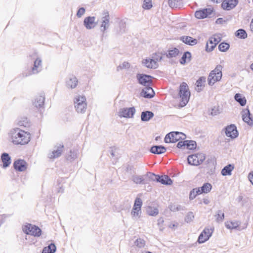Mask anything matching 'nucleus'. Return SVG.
<instances>
[{
	"label": "nucleus",
	"mask_w": 253,
	"mask_h": 253,
	"mask_svg": "<svg viewBox=\"0 0 253 253\" xmlns=\"http://www.w3.org/2000/svg\"><path fill=\"white\" fill-rule=\"evenodd\" d=\"M9 140L15 145H25L31 140V134L18 127L12 128L8 132Z\"/></svg>",
	"instance_id": "obj_1"
},
{
	"label": "nucleus",
	"mask_w": 253,
	"mask_h": 253,
	"mask_svg": "<svg viewBox=\"0 0 253 253\" xmlns=\"http://www.w3.org/2000/svg\"><path fill=\"white\" fill-rule=\"evenodd\" d=\"M178 96L180 98V106H185L189 102L190 97V92L186 83L183 82L179 86Z\"/></svg>",
	"instance_id": "obj_2"
},
{
	"label": "nucleus",
	"mask_w": 253,
	"mask_h": 253,
	"mask_svg": "<svg viewBox=\"0 0 253 253\" xmlns=\"http://www.w3.org/2000/svg\"><path fill=\"white\" fill-rule=\"evenodd\" d=\"M42 70V60L40 57H36L34 61L33 67L30 70H26L23 72L21 76L23 78H26L33 75H36L41 72Z\"/></svg>",
	"instance_id": "obj_3"
},
{
	"label": "nucleus",
	"mask_w": 253,
	"mask_h": 253,
	"mask_svg": "<svg viewBox=\"0 0 253 253\" xmlns=\"http://www.w3.org/2000/svg\"><path fill=\"white\" fill-rule=\"evenodd\" d=\"M74 104L76 111L79 113H84L87 108L86 97L84 95H77L74 97Z\"/></svg>",
	"instance_id": "obj_4"
},
{
	"label": "nucleus",
	"mask_w": 253,
	"mask_h": 253,
	"mask_svg": "<svg viewBox=\"0 0 253 253\" xmlns=\"http://www.w3.org/2000/svg\"><path fill=\"white\" fill-rule=\"evenodd\" d=\"M222 66L221 65H218L211 72L208 77V81L210 85H212L214 84L219 81L222 78Z\"/></svg>",
	"instance_id": "obj_5"
},
{
	"label": "nucleus",
	"mask_w": 253,
	"mask_h": 253,
	"mask_svg": "<svg viewBox=\"0 0 253 253\" xmlns=\"http://www.w3.org/2000/svg\"><path fill=\"white\" fill-rule=\"evenodd\" d=\"M142 200L140 198L137 197L135 200L134 203L130 213L133 220H137L140 217L142 213Z\"/></svg>",
	"instance_id": "obj_6"
},
{
	"label": "nucleus",
	"mask_w": 253,
	"mask_h": 253,
	"mask_svg": "<svg viewBox=\"0 0 253 253\" xmlns=\"http://www.w3.org/2000/svg\"><path fill=\"white\" fill-rule=\"evenodd\" d=\"M22 230L24 233L35 237H39L42 233V230L39 227L31 224L23 225Z\"/></svg>",
	"instance_id": "obj_7"
},
{
	"label": "nucleus",
	"mask_w": 253,
	"mask_h": 253,
	"mask_svg": "<svg viewBox=\"0 0 253 253\" xmlns=\"http://www.w3.org/2000/svg\"><path fill=\"white\" fill-rule=\"evenodd\" d=\"M205 156L203 153H197L189 155L187 158L188 163L192 166H199L205 160Z\"/></svg>",
	"instance_id": "obj_8"
},
{
	"label": "nucleus",
	"mask_w": 253,
	"mask_h": 253,
	"mask_svg": "<svg viewBox=\"0 0 253 253\" xmlns=\"http://www.w3.org/2000/svg\"><path fill=\"white\" fill-rule=\"evenodd\" d=\"M134 107L121 108L118 112V116L120 118H132L135 113Z\"/></svg>",
	"instance_id": "obj_9"
},
{
	"label": "nucleus",
	"mask_w": 253,
	"mask_h": 253,
	"mask_svg": "<svg viewBox=\"0 0 253 253\" xmlns=\"http://www.w3.org/2000/svg\"><path fill=\"white\" fill-rule=\"evenodd\" d=\"M136 78L138 83L145 86H150L152 84V77L143 74H137Z\"/></svg>",
	"instance_id": "obj_10"
},
{
	"label": "nucleus",
	"mask_w": 253,
	"mask_h": 253,
	"mask_svg": "<svg viewBox=\"0 0 253 253\" xmlns=\"http://www.w3.org/2000/svg\"><path fill=\"white\" fill-rule=\"evenodd\" d=\"M213 232L211 228H206L200 234L198 241L199 243H203L208 240Z\"/></svg>",
	"instance_id": "obj_11"
},
{
	"label": "nucleus",
	"mask_w": 253,
	"mask_h": 253,
	"mask_svg": "<svg viewBox=\"0 0 253 253\" xmlns=\"http://www.w3.org/2000/svg\"><path fill=\"white\" fill-rule=\"evenodd\" d=\"M178 131H172L167 134L165 138V142L166 143H175L180 140L181 137H179Z\"/></svg>",
	"instance_id": "obj_12"
},
{
	"label": "nucleus",
	"mask_w": 253,
	"mask_h": 253,
	"mask_svg": "<svg viewBox=\"0 0 253 253\" xmlns=\"http://www.w3.org/2000/svg\"><path fill=\"white\" fill-rule=\"evenodd\" d=\"M64 145L58 144L54 147V150L48 154V158L50 159H55L60 157L63 152Z\"/></svg>",
	"instance_id": "obj_13"
},
{
	"label": "nucleus",
	"mask_w": 253,
	"mask_h": 253,
	"mask_svg": "<svg viewBox=\"0 0 253 253\" xmlns=\"http://www.w3.org/2000/svg\"><path fill=\"white\" fill-rule=\"evenodd\" d=\"M97 24V22H95V17L94 16L86 17L84 20V25L88 30L93 29L96 27Z\"/></svg>",
	"instance_id": "obj_14"
},
{
	"label": "nucleus",
	"mask_w": 253,
	"mask_h": 253,
	"mask_svg": "<svg viewBox=\"0 0 253 253\" xmlns=\"http://www.w3.org/2000/svg\"><path fill=\"white\" fill-rule=\"evenodd\" d=\"M212 12V8H204L196 11L195 13V16L198 19H204L211 15Z\"/></svg>",
	"instance_id": "obj_15"
},
{
	"label": "nucleus",
	"mask_w": 253,
	"mask_h": 253,
	"mask_svg": "<svg viewBox=\"0 0 253 253\" xmlns=\"http://www.w3.org/2000/svg\"><path fill=\"white\" fill-rule=\"evenodd\" d=\"M110 17L109 12L107 11H104L103 17H102V22L101 24V31L103 33L109 27Z\"/></svg>",
	"instance_id": "obj_16"
},
{
	"label": "nucleus",
	"mask_w": 253,
	"mask_h": 253,
	"mask_svg": "<svg viewBox=\"0 0 253 253\" xmlns=\"http://www.w3.org/2000/svg\"><path fill=\"white\" fill-rule=\"evenodd\" d=\"M14 169L18 171H24L27 169V163L24 160L18 159L13 163Z\"/></svg>",
	"instance_id": "obj_17"
},
{
	"label": "nucleus",
	"mask_w": 253,
	"mask_h": 253,
	"mask_svg": "<svg viewBox=\"0 0 253 253\" xmlns=\"http://www.w3.org/2000/svg\"><path fill=\"white\" fill-rule=\"evenodd\" d=\"M219 42L220 39L219 38H216L215 37H211L207 42L206 50L207 52L212 51Z\"/></svg>",
	"instance_id": "obj_18"
},
{
	"label": "nucleus",
	"mask_w": 253,
	"mask_h": 253,
	"mask_svg": "<svg viewBox=\"0 0 253 253\" xmlns=\"http://www.w3.org/2000/svg\"><path fill=\"white\" fill-rule=\"evenodd\" d=\"M225 134L227 136L235 138L238 136L237 127L234 125H231L225 128Z\"/></svg>",
	"instance_id": "obj_19"
},
{
	"label": "nucleus",
	"mask_w": 253,
	"mask_h": 253,
	"mask_svg": "<svg viewBox=\"0 0 253 253\" xmlns=\"http://www.w3.org/2000/svg\"><path fill=\"white\" fill-rule=\"evenodd\" d=\"M238 3V0H224L221 7L225 10H230L235 8Z\"/></svg>",
	"instance_id": "obj_20"
},
{
	"label": "nucleus",
	"mask_w": 253,
	"mask_h": 253,
	"mask_svg": "<svg viewBox=\"0 0 253 253\" xmlns=\"http://www.w3.org/2000/svg\"><path fill=\"white\" fill-rule=\"evenodd\" d=\"M243 120L250 126H253V119L251 117V114L248 109H244L242 112Z\"/></svg>",
	"instance_id": "obj_21"
},
{
	"label": "nucleus",
	"mask_w": 253,
	"mask_h": 253,
	"mask_svg": "<svg viewBox=\"0 0 253 253\" xmlns=\"http://www.w3.org/2000/svg\"><path fill=\"white\" fill-rule=\"evenodd\" d=\"M141 95L146 98H151L155 95V92L150 86H145L142 90Z\"/></svg>",
	"instance_id": "obj_22"
},
{
	"label": "nucleus",
	"mask_w": 253,
	"mask_h": 253,
	"mask_svg": "<svg viewBox=\"0 0 253 253\" xmlns=\"http://www.w3.org/2000/svg\"><path fill=\"white\" fill-rule=\"evenodd\" d=\"M142 64L148 68L156 69L158 67V64L157 61L152 58H146L142 61Z\"/></svg>",
	"instance_id": "obj_23"
},
{
	"label": "nucleus",
	"mask_w": 253,
	"mask_h": 253,
	"mask_svg": "<svg viewBox=\"0 0 253 253\" xmlns=\"http://www.w3.org/2000/svg\"><path fill=\"white\" fill-rule=\"evenodd\" d=\"M78 84V80L76 77L72 76L67 80L66 85L69 88H75Z\"/></svg>",
	"instance_id": "obj_24"
},
{
	"label": "nucleus",
	"mask_w": 253,
	"mask_h": 253,
	"mask_svg": "<svg viewBox=\"0 0 253 253\" xmlns=\"http://www.w3.org/2000/svg\"><path fill=\"white\" fill-rule=\"evenodd\" d=\"M150 152L155 154H162L166 152V148L162 145H155L151 148Z\"/></svg>",
	"instance_id": "obj_25"
},
{
	"label": "nucleus",
	"mask_w": 253,
	"mask_h": 253,
	"mask_svg": "<svg viewBox=\"0 0 253 253\" xmlns=\"http://www.w3.org/2000/svg\"><path fill=\"white\" fill-rule=\"evenodd\" d=\"M1 160L4 168L8 167L11 164V158L8 153H2L1 155Z\"/></svg>",
	"instance_id": "obj_26"
},
{
	"label": "nucleus",
	"mask_w": 253,
	"mask_h": 253,
	"mask_svg": "<svg viewBox=\"0 0 253 253\" xmlns=\"http://www.w3.org/2000/svg\"><path fill=\"white\" fill-rule=\"evenodd\" d=\"M180 40L186 44L194 45L197 44V40L189 36H182L180 38Z\"/></svg>",
	"instance_id": "obj_27"
},
{
	"label": "nucleus",
	"mask_w": 253,
	"mask_h": 253,
	"mask_svg": "<svg viewBox=\"0 0 253 253\" xmlns=\"http://www.w3.org/2000/svg\"><path fill=\"white\" fill-rule=\"evenodd\" d=\"M154 117V113L149 111H143L141 114V120L143 122H147Z\"/></svg>",
	"instance_id": "obj_28"
},
{
	"label": "nucleus",
	"mask_w": 253,
	"mask_h": 253,
	"mask_svg": "<svg viewBox=\"0 0 253 253\" xmlns=\"http://www.w3.org/2000/svg\"><path fill=\"white\" fill-rule=\"evenodd\" d=\"M44 100L45 98L43 96H38L33 102V105L37 108H41L43 106Z\"/></svg>",
	"instance_id": "obj_29"
},
{
	"label": "nucleus",
	"mask_w": 253,
	"mask_h": 253,
	"mask_svg": "<svg viewBox=\"0 0 253 253\" xmlns=\"http://www.w3.org/2000/svg\"><path fill=\"white\" fill-rule=\"evenodd\" d=\"M234 168V167L233 165L229 164L227 165L221 170V174L223 176L231 175Z\"/></svg>",
	"instance_id": "obj_30"
},
{
	"label": "nucleus",
	"mask_w": 253,
	"mask_h": 253,
	"mask_svg": "<svg viewBox=\"0 0 253 253\" xmlns=\"http://www.w3.org/2000/svg\"><path fill=\"white\" fill-rule=\"evenodd\" d=\"M206 82V78L205 77H200L196 82V90L198 92H200L204 86V84Z\"/></svg>",
	"instance_id": "obj_31"
},
{
	"label": "nucleus",
	"mask_w": 253,
	"mask_h": 253,
	"mask_svg": "<svg viewBox=\"0 0 253 253\" xmlns=\"http://www.w3.org/2000/svg\"><path fill=\"white\" fill-rule=\"evenodd\" d=\"M157 182H161L165 185H171L172 183V180L167 175L160 176V178L158 179Z\"/></svg>",
	"instance_id": "obj_32"
},
{
	"label": "nucleus",
	"mask_w": 253,
	"mask_h": 253,
	"mask_svg": "<svg viewBox=\"0 0 253 253\" xmlns=\"http://www.w3.org/2000/svg\"><path fill=\"white\" fill-rule=\"evenodd\" d=\"M235 100L238 102L242 106H244L246 104V99L243 97L240 93H236L234 96Z\"/></svg>",
	"instance_id": "obj_33"
},
{
	"label": "nucleus",
	"mask_w": 253,
	"mask_h": 253,
	"mask_svg": "<svg viewBox=\"0 0 253 253\" xmlns=\"http://www.w3.org/2000/svg\"><path fill=\"white\" fill-rule=\"evenodd\" d=\"M56 250V248L55 245L51 243L43 249L42 253H54Z\"/></svg>",
	"instance_id": "obj_34"
},
{
	"label": "nucleus",
	"mask_w": 253,
	"mask_h": 253,
	"mask_svg": "<svg viewBox=\"0 0 253 253\" xmlns=\"http://www.w3.org/2000/svg\"><path fill=\"white\" fill-rule=\"evenodd\" d=\"M200 192L201 194L202 193H208L211 191L212 186L209 183H204L202 186L199 187Z\"/></svg>",
	"instance_id": "obj_35"
},
{
	"label": "nucleus",
	"mask_w": 253,
	"mask_h": 253,
	"mask_svg": "<svg viewBox=\"0 0 253 253\" xmlns=\"http://www.w3.org/2000/svg\"><path fill=\"white\" fill-rule=\"evenodd\" d=\"M235 35L237 37L241 39H245L248 37V35L246 31L243 29H240L238 30L235 32Z\"/></svg>",
	"instance_id": "obj_36"
},
{
	"label": "nucleus",
	"mask_w": 253,
	"mask_h": 253,
	"mask_svg": "<svg viewBox=\"0 0 253 253\" xmlns=\"http://www.w3.org/2000/svg\"><path fill=\"white\" fill-rule=\"evenodd\" d=\"M179 50L174 47L168 50V53L166 54V56L168 58H170L175 57L178 55Z\"/></svg>",
	"instance_id": "obj_37"
},
{
	"label": "nucleus",
	"mask_w": 253,
	"mask_h": 253,
	"mask_svg": "<svg viewBox=\"0 0 253 253\" xmlns=\"http://www.w3.org/2000/svg\"><path fill=\"white\" fill-rule=\"evenodd\" d=\"M79 151L78 150H71L69 154L67 156V160L72 161L77 159L79 156Z\"/></svg>",
	"instance_id": "obj_38"
},
{
	"label": "nucleus",
	"mask_w": 253,
	"mask_h": 253,
	"mask_svg": "<svg viewBox=\"0 0 253 253\" xmlns=\"http://www.w3.org/2000/svg\"><path fill=\"white\" fill-rule=\"evenodd\" d=\"M191 57V53L189 51L185 52L180 60V64L184 65L186 62L187 59L190 60Z\"/></svg>",
	"instance_id": "obj_39"
},
{
	"label": "nucleus",
	"mask_w": 253,
	"mask_h": 253,
	"mask_svg": "<svg viewBox=\"0 0 253 253\" xmlns=\"http://www.w3.org/2000/svg\"><path fill=\"white\" fill-rule=\"evenodd\" d=\"M200 189V188H194L190 191L189 194L190 200H193L196 197L197 195L201 194Z\"/></svg>",
	"instance_id": "obj_40"
},
{
	"label": "nucleus",
	"mask_w": 253,
	"mask_h": 253,
	"mask_svg": "<svg viewBox=\"0 0 253 253\" xmlns=\"http://www.w3.org/2000/svg\"><path fill=\"white\" fill-rule=\"evenodd\" d=\"M17 125L20 126L27 127L29 123L27 118H22L18 121Z\"/></svg>",
	"instance_id": "obj_41"
},
{
	"label": "nucleus",
	"mask_w": 253,
	"mask_h": 253,
	"mask_svg": "<svg viewBox=\"0 0 253 253\" xmlns=\"http://www.w3.org/2000/svg\"><path fill=\"white\" fill-rule=\"evenodd\" d=\"M147 213L151 216H156L159 213L158 210L157 208L149 207L147 209Z\"/></svg>",
	"instance_id": "obj_42"
},
{
	"label": "nucleus",
	"mask_w": 253,
	"mask_h": 253,
	"mask_svg": "<svg viewBox=\"0 0 253 253\" xmlns=\"http://www.w3.org/2000/svg\"><path fill=\"white\" fill-rule=\"evenodd\" d=\"M230 47V45L226 42H221L218 45V49L221 52L226 51Z\"/></svg>",
	"instance_id": "obj_43"
},
{
	"label": "nucleus",
	"mask_w": 253,
	"mask_h": 253,
	"mask_svg": "<svg viewBox=\"0 0 253 253\" xmlns=\"http://www.w3.org/2000/svg\"><path fill=\"white\" fill-rule=\"evenodd\" d=\"M169 208L172 211H176L184 210V207L176 204H170L169 206Z\"/></svg>",
	"instance_id": "obj_44"
},
{
	"label": "nucleus",
	"mask_w": 253,
	"mask_h": 253,
	"mask_svg": "<svg viewBox=\"0 0 253 253\" xmlns=\"http://www.w3.org/2000/svg\"><path fill=\"white\" fill-rule=\"evenodd\" d=\"M134 245L138 248H142L145 246V241L142 239L138 238L135 241Z\"/></svg>",
	"instance_id": "obj_45"
},
{
	"label": "nucleus",
	"mask_w": 253,
	"mask_h": 253,
	"mask_svg": "<svg viewBox=\"0 0 253 253\" xmlns=\"http://www.w3.org/2000/svg\"><path fill=\"white\" fill-rule=\"evenodd\" d=\"M132 180L136 184H141L144 179L142 176L133 175L132 177Z\"/></svg>",
	"instance_id": "obj_46"
},
{
	"label": "nucleus",
	"mask_w": 253,
	"mask_h": 253,
	"mask_svg": "<svg viewBox=\"0 0 253 253\" xmlns=\"http://www.w3.org/2000/svg\"><path fill=\"white\" fill-rule=\"evenodd\" d=\"M216 219L217 222H221L224 218V213L221 211H218L215 215Z\"/></svg>",
	"instance_id": "obj_47"
},
{
	"label": "nucleus",
	"mask_w": 253,
	"mask_h": 253,
	"mask_svg": "<svg viewBox=\"0 0 253 253\" xmlns=\"http://www.w3.org/2000/svg\"><path fill=\"white\" fill-rule=\"evenodd\" d=\"M186 146L188 149L192 150L196 148V143L195 141L193 140H186Z\"/></svg>",
	"instance_id": "obj_48"
},
{
	"label": "nucleus",
	"mask_w": 253,
	"mask_h": 253,
	"mask_svg": "<svg viewBox=\"0 0 253 253\" xmlns=\"http://www.w3.org/2000/svg\"><path fill=\"white\" fill-rule=\"evenodd\" d=\"M194 218V214L192 212H189L185 217V221L187 223L191 222Z\"/></svg>",
	"instance_id": "obj_49"
},
{
	"label": "nucleus",
	"mask_w": 253,
	"mask_h": 253,
	"mask_svg": "<svg viewBox=\"0 0 253 253\" xmlns=\"http://www.w3.org/2000/svg\"><path fill=\"white\" fill-rule=\"evenodd\" d=\"M152 7L151 0H144L143 7L145 9H149Z\"/></svg>",
	"instance_id": "obj_50"
},
{
	"label": "nucleus",
	"mask_w": 253,
	"mask_h": 253,
	"mask_svg": "<svg viewBox=\"0 0 253 253\" xmlns=\"http://www.w3.org/2000/svg\"><path fill=\"white\" fill-rule=\"evenodd\" d=\"M147 176L152 181H157L158 179H159V178H160L159 175H156L153 173L149 172L147 174Z\"/></svg>",
	"instance_id": "obj_51"
},
{
	"label": "nucleus",
	"mask_w": 253,
	"mask_h": 253,
	"mask_svg": "<svg viewBox=\"0 0 253 253\" xmlns=\"http://www.w3.org/2000/svg\"><path fill=\"white\" fill-rule=\"evenodd\" d=\"M129 67V64L127 62H124L122 64L120 65L118 67V70L128 68Z\"/></svg>",
	"instance_id": "obj_52"
},
{
	"label": "nucleus",
	"mask_w": 253,
	"mask_h": 253,
	"mask_svg": "<svg viewBox=\"0 0 253 253\" xmlns=\"http://www.w3.org/2000/svg\"><path fill=\"white\" fill-rule=\"evenodd\" d=\"M238 226V224L237 222H231L229 223L226 224V226L228 229H234L236 228Z\"/></svg>",
	"instance_id": "obj_53"
},
{
	"label": "nucleus",
	"mask_w": 253,
	"mask_h": 253,
	"mask_svg": "<svg viewBox=\"0 0 253 253\" xmlns=\"http://www.w3.org/2000/svg\"><path fill=\"white\" fill-rule=\"evenodd\" d=\"M120 30L118 31L119 34H123L125 32L126 30V24L125 23L122 22L119 25Z\"/></svg>",
	"instance_id": "obj_54"
},
{
	"label": "nucleus",
	"mask_w": 253,
	"mask_h": 253,
	"mask_svg": "<svg viewBox=\"0 0 253 253\" xmlns=\"http://www.w3.org/2000/svg\"><path fill=\"white\" fill-rule=\"evenodd\" d=\"M85 10L84 8L81 7L79 8L77 13V16L78 17H81L85 13Z\"/></svg>",
	"instance_id": "obj_55"
},
{
	"label": "nucleus",
	"mask_w": 253,
	"mask_h": 253,
	"mask_svg": "<svg viewBox=\"0 0 253 253\" xmlns=\"http://www.w3.org/2000/svg\"><path fill=\"white\" fill-rule=\"evenodd\" d=\"M152 59H154L155 61H157V62L162 59V56L160 53H155L153 54Z\"/></svg>",
	"instance_id": "obj_56"
},
{
	"label": "nucleus",
	"mask_w": 253,
	"mask_h": 253,
	"mask_svg": "<svg viewBox=\"0 0 253 253\" xmlns=\"http://www.w3.org/2000/svg\"><path fill=\"white\" fill-rule=\"evenodd\" d=\"M219 113L218 109L216 107H214L213 108H211L210 114L212 116H215L217 115Z\"/></svg>",
	"instance_id": "obj_57"
},
{
	"label": "nucleus",
	"mask_w": 253,
	"mask_h": 253,
	"mask_svg": "<svg viewBox=\"0 0 253 253\" xmlns=\"http://www.w3.org/2000/svg\"><path fill=\"white\" fill-rule=\"evenodd\" d=\"M177 2V0H169L168 4L170 7L173 8L176 6Z\"/></svg>",
	"instance_id": "obj_58"
},
{
	"label": "nucleus",
	"mask_w": 253,
	"mask_h": 253,
	"mask_svg": "<svg viewBox=\"0 0 253 253\" xmlns=\"http://www.w3.org/2000/svg\"><path fill=\"white\" fill-rule=\"evenodd\" d=\"M187 141H179L177 144V147L178 148H182L183 146H186V142Z\"/></svg>",
	"instance_id": "obj_59"
},
{
	"label": "nucleus",
	"mask_w": 253,
	"mask_h": 253,
	"mask_svg": "<svg viewBox=\"0 0 253 253\" xmlns=\"http://www.w3.org/2000/svg\"><path fill=\"white\" fill-rule=\"evenodd\" d=\"M126 171L131 173H132V172H134L133 169V167L129 165L127 166L126 168Z\"/></svg>",
	"instance_id": "obj_60"
},
{
	"label": "nucleus",
	"mask_w": 253,
	"mask_h": 253,
	"mask_svg": "<svg viewBox=\"0 0 253 253\" xmlns=\"http://www.w3.org/2000/svg\"><path fill=\"white\" fill-rule=\"evenodd\" d=\"M248 178L250 182L253 185V172H250L249 174Z\"/></svg>",
	"instance_id": "obj_61"
},
{
	"label": "nucleus",
	"mask_w": 253,
	"mask_h": 253,
	"mask_svg": "<svg viewBox=\"0 0 253 253\" xmlns=\"http://www.w3.org/2000/svg\"><path fill=\"white\" fill-rule=\"evenodd\" d=\"M179 134H181V135H179V137H181V138H180V139H181V140H184V139H185V138H186V135H185V134H184V133H182V132H179Z\"/></svg>",
	"instance_id": "obj_62"
},
{
	"label": "nucleus",
	"mask_w": 253,
	"mask_h": 253,
	"mask_svg": "<svg viewBox=\"0 0 253 253\" xmlns=\"http://www.w3.org/2000/svg\"><path fill=\"white\" fill-rule=\"evenodd\" d=\"M222 21H223L222 18H219L216 20V23L217 24H221L222 23Z\"/></svg>",
	"instance_id": "obj_63"
},
{
	"label": "nucleus",
	"mask_w": 253,
	"mask_h": 253,
	"mask_svg": "<svg viewBox=\"0 0 253 253\" xmlns=\"http://www.w3.org/2000/svg\"><path fill=\"white\" fill-rule=\"evenodd\" d=\"M250 28L252 32H253V19L252 20L250 23Z\"/></svg>",
	"instance_id": "obj_64"
}]
</instances>
